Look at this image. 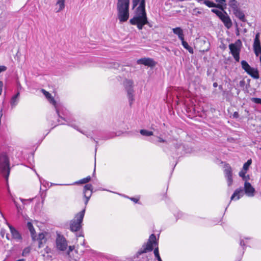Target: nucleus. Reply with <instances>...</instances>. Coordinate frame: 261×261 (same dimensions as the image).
I'll use <instances>...</instances> for the list:
<instances>
[{
    "label": "nucleus",
    "mask_w": 261,
    "mask_h": 261,
    "mask_svg": "<svg viewBox=\"0 0 261 261\" xmlns=\"http://www.w3.org/2000/svg\"><path fill=\"white\" fill-rule=\"evenodd\" d=\"M129 23L137 25L139 30H142L145 24H147L150 28L152 27V25L148 21L143 1L136 8L135 15L129 20Z\"/></svg>",
    "instance_id": "1"
},
{
    "label": "nucleus",
    "mask_w": 261,
    "mask_h": 261,
    "mask_svg": "<svg viewBox=\"0 0 261 261\" xmlns=\"http://www.w3.org/2000/svg\"><path fill=\"white\" fill-rule=\"evenodd\" d=\"M129 0H117V17L121 23L126 21L129 18Z\"/></svg>",
    "instance_id": "2"
},
{
    "label": "nucleus",
    "mask_w": 261,
    "mask_h": 261,
    "mask_svg": "<svg viewBox=\"0 0 261 261\" xmlns=\"http://www.w3.org/2000/svg\"><path fill=\"white\" fill-rule=\"evenodd\" d=\"M255 189L249 182H245L244 189L240 187L235 190L232 195L230 200H238L244 195L245 193L249 197H253L255 193Z\"/></svg>",
    "instance_id": "3"
},
{
    "label": "nucleus",
    "mask_w": 261,
    "mask_h": 261,
    "mask_svg": "<svg viewBox=\"0 0 261 261\" xmlns=\"http://www.w3.org/2000/svg\"><path fill=\"white\" fill-rule=\"evenodd\" d=\"M85 213V209L77 213L74 218L70 222L69 229L72 232H76L82 228V222Z\"/></svg>",
    "instance_id": "4"
},
{
    "label": "nucleus",
    "mask_w": 261,
    "mask_h": 261,
    "mask_svg": "<svg viewBox=\"0 0 261 261\" xmlns=\"http://www.w3.org/2000/svg\"><path fill=\"white\" fill-rule=\"evenodd\" d=\"M211 12L215 13L221 19L227 29H229L231 27V20L225 11V9H224L223 11H221L217 9H212Z\"/></svg>",
    "instance_id": "5"
},
{
    "label": "nucleus",
    "mask_w": 261,
    "mask_h": 261,
    "mask_svg": "<svg viewBox=\"0 0 261 261\" xmlns=\"http://www.w3.org/2000/svg\"><path fill=\"white\" fill-rule=\"evenodd\" d=\"M0 170L6 180H8L10 171L9 161L7 156L4 154L0 156Z\"/></svg>",
    "instance_id": "6"
},
{
    "label": "nucleus",
    "mask_w": 261,
    "mask_h": 261,
    "mask_svg": "<svg viewBox=\"0 0 261 261\" xmlns=\"http://www.w3.org/2000/svg\"><path fill=\"white\" fill-rule=\"evenodd\" d=\"M153 245H158L156 241V236L154 234H151L146 243L143 245L141 248H140L137 253L141 255L147 252L151 251L153 250Z\"/></svg>",
    "instance_id": "7"
},
{
    "label": "nucleus",
    "mask_w": 261,
    "mask_h": 261,
    "mask_svg": "<svg viewBox=\"0 0 261 261\" xmlns=\"http://www.w3.org/2000/svg\"><path fill=\"white\" fill-rule=\"evenodd\" d=\"M242 69L254 79H258L259 71L257 68L251 67L247 61L242 60L241 62Z\"/></svg>",
    "instance_id": "8"
},
{
    "label": "nucleus",
    "mask_w": 261,
    "mask_h": 261,
    "mask_svg": "<svg viewBox=\"0 0 261 261\" xmlns=\"http://www.w3.org/2000/svg\"><path fill=\"white\" fill-rule=\"evenodd\" d=\"M216 3L210 0H205L203 2V4L205 5L208 8H215L220 10L223 11L226 9V0H215Z\"/></svg>",
    "instance_id": "9"
},
{
    "label": "nucleus",
    "mask_w": 261,
    "mask_h": 261,
    "mask_svg": "<svg viewBox=\"0 0 261 261\" xmlns=\"http://www.w3.org/2000/svg\"><path fill=\"white\" fill-rule=\"evenodd\" d=\"M124 86L127 93V97L129 102V105L131 106L134 100L133 89L134 82L131 80H125L124 81Z\"/></svg>",
    "instance_id": "10"
},
{
    "label": "nucleus",
    "mask_w": 261,
    "mask_h": 261,
    "mask_svg": "<svg viewBox=\"0 0 261 261\" xmlns=\"http://www.w3.org/2000/svg\"><path fill=\"white\" fill-rule=\"evenodd\" d=\"M242 42L240 39L237 40L234 43H231L229 45V48L232 55L240 54Z\"/></svg>",
    "instance_id": "11"
},
{
    "label": "nucleus",
    "mask_w": 261,
    "mask_h": 261,
    "mask_svg": "<svg viewBox=\"0 0 261 261\" xmlns=\"http://www.w3.org/2000/svg\"><path fill=\"white\" fill-rule=\"evenodd\" d=\"M259 36V33H256L253 44V49L256 56H258L259 54H261V45Z\"/></svg>",
    "instance_id": "12"
},
{
    "label": "nucleus",
    "mask_w": 261,
    "mask_h": 261,
    "mask_svg": "<svg viewBox=\"0 0 261 261\" xmlns=\"http://www.w3.org/2000/svg\"><path fill=\"white\" fill-rule=\"evenodd\" d=\"M56 246L58 249L64 251L67 247V243L65 238L59 236L56 239Z\"/></svg>",
    "instance_id": "13"
},
{
    "label": "nucleus",
    "mask_w": 261,
    "mask_h": 261,
    "mask_svg": "<svg viewBox=\"0 0 261 261\" xmlns=\"http://www.w3.org/2000/svg\"><path fill=\"white\" fill-rule=\"evenodd\" d=\"M92 193V186L91 184H87L84 186V195L86 199L85 204H87L89 199L90 198Z\"/></svg>",
    "instance_id": "14"
},
{
    "label": "nucleus",
    "mask_w": 261,
    "mask_h": 261,
    "mask_svg": "<svg viewBox=\"0 0 261 261\" xmlns=\"http://www.w3.org/2000/svg\"><path fill=\"white\" fill-rule=\"evenodd\" d=\"M139 64H142L149 67H152L155 65V63L153 59L148 58H141L137 61Z\"/></svg>",
    "instance_id": "15"
},
{
    "label": "nucleus",
    "mask_w": 261,
    "mask_h": 261,
    "mask_svg": "<svg viewBox=\"0 0 261 261\" xmlns=\"http://www.w3.org/2000/svg\"><path fill=\"white\" fill-rule=\"evenodd\" d=\"M225 176L227 178V184L230 186L232 184V169L230 167H227L224 170Z\"/></svg>",
    "instance_id": "16"
},
{
    "label": "nucleus",
    "mask_w": 261,
    "mask_h": 261,
    "mask_svg": "<svg viewBox=\"0 0 261 261\" xmlns=\"http://www.w3.org/2000/svg\"><path fill=\"white\" fill-rule=\"evenodd\" d=\"M233 12L234 15L241 21L243 22H245L246 21L244 13L239 8H238V7L233 9Z\"/></svg>",
    "instance_id": "17"
},
{
    "label": "nucleus",
    "mask_w": 261,
    "mask_h": 261,
    "mask_svg": "<svg viewBox=\"0 0 261 261\" xmlns=\"http://www.w3.org/2000/svg\"><path fill=\"white\" fill-rule=\"evenodd\" d=\"M47 234L46 232L40 233L38 234L37 238H36V240H38L39 242L38 247L41 248L43 247V245L46 243V239L45 238V235Z\"/></svg>",
    "instance_id": "18"
},
{
    "label": "nucleus",
    "mask_w": 261,
    "mask_h": 261,
    "mask_svg": "<svg viewBox=\"0 0 261 261\" xmlns=\"http://www.w3.org/2000/svg\"><path fill=\"white\" fill-rule=\"evenodd\" d=\"M42 92L43 93V94L45 95V96L46 97V98H47V99L49 101L50 103H51L53 105H54L55 107H56V102L55 100L54 99V98L51 96V94L49 92H47L46 91H45L44 89H42ZM56 112L58 114L59 111H58V109H57V108H56Z\"/></svg>",
    "instance_id": "19"
},
{
    "label": "nucleus",
    "mask_w": 261,
    "mask_h": 261,
    "mask_svg": "<svg viewBox=\"0 0 261 261\" xmlns=\"http://www.w3.org/2000/svg\"><path fill=\"white\" fill-rule=\"evenodd\" d=\"M9 227L10 228L11 233L13 238L16 240H20L21 239V236L19 232L12 225H9Z\"/></svg>",
    "instance_id": "20"
},
{
    "label": "nucleus",
    "mask_w": 261,
    "mask_h": 261,
    "mask_svg": "<svg viewBox=\"0 0 261 261\" xmlns=\"http://www.w3.org/2000/svg\"><path fill=\"white\" fill-rule=\"evenodd\" d=\"M172 31L174 34L177 35L179 40H183L184 38L183 30L180 27H177L173 28Z\"/></svg>",
    "instance_id": "21"
},
{
    "label": "nucleus",
    "mask_w": 261,
    "mask_h": 261,
    "mask_svg": "<svg viewBox=\"0 0 261 261\" xmlns=\"http://www.w3.org/2000/svg\"><path fill=\"white\" fill-rule=\"evenodd\" d=\"M56 5L57 7L56 9L57 13L62 11L65 8V0H57Z\"/></svg>",
    "instance_id": "22"
},
{
    "label": "nucleus",
    "mask_w": 261,
    "mask_h": 261,
    "mask_svg": "<svg viewBox=\"0 0 261 261\" xmlns=\"http://www.w3.org/2000/svg\"><path fill=\"white\" fill-rule=\"evenodd\" d=\"M27 227L30 231L32 240L33 241H35L36 237V232H35V230L31 222H28L27 223Z\"/></svg>",
    "instance_id": "23"
},
{
    "label": "nucleus",
    "mask_w": 261,
    "mask_h": 261,
    "mask_svg": "<svg viewBox=\"0 0 261 261\" xmlns=\"http://www.w3.org/2000/svg\"><path fill=\"white\" fill-rule=\"evenodd\" d=\"M20 95L19 92H18L15 95H14L10 101L11 106L12 108L15 107L18 102V97Z\"/></svg>",
    "instance_id": "24"
},
{
    "label": "nucleus",
    "mask_w": 261,
    "mask_h": 261,
    "mask_svg": "<svg viewBox=\"0 0 261 261\" xmlns=\"http://www.w3.org/2000/svg\"><path fill=\"white\" fill-rule=\"evenodd\" d=\"M180 40L181 41V43L184 47L187 49L190 53L193 54V49L189 45L188 43L186 41H185L184 38H183V40Z\"/></svg>",
    "instance_id": "25"
},
{
    "label": "nucleus",
    "mask_w": 261,
    "mask_h": 261,
    "mask_svg": "<svg viewBox=\"0 0 261 261\" xmlns=\"http://www.w3.org/2000/svg\"><path fill=\"white\" fill-rule=\"evenodd\" d=\"M172 144L175 149L177 150H178L180 147H182V143L181 142L177 140H173Z\"/></svg>",
    "instance_id": "26"
},
{
    "label": "nucleus",
    "mask_w": 261,
    "mask_h": 261,
    "mask_svg": "<svg viewBox=\"0 0 261 261\" xmlns=\"http://www.w3.org/2000/svg\"><path fill=\"white\" fill-rule=\"evenodd\" d=\"M228 4L232 10L238 7V2L237 0H229Z\"/></svg>",
    "instance_id": "27"
},
{
    "label": "nucleus",
    "mask_w": 261,
    "mask_h": 261,
    "mask_svg": "<svg viewBox=\"0 0 261 261\" xmlns=\"http://www.w3.org/2000/svg\"><path fill=\"white\" fill-rule=\"evenodd\" d=\"M140 134L145 136H150L153 135V132L149 131L146 129H141L140 130Z\"/></svg>",
    "instance_id": "28"
},
{
    "label": "nucleus",
    "mask_w": 261,
    "mask_h": 261,
    "mask_svg": "<svg viewBox=\"0 0 261 261\" xmlns=\"http://www.w3.org/2000/svg\"><path fill=\"white\" fill-rule=\"evenodd\" d=\"M251 164H252V160L251 159L248 160L247 161V162H246L243 165V169H242L247 171V170L249 169V166L251 165Z\"/></svg>",
    "instance_id": "29"
},
{
    "label": "nucleus",
    "mask_w": 261,
    "mask_h": 261,
    "mask_svg": "<svg viewBox=\"0 0 261 261\" xmlns=\"http://www.w3.org/2000/svg\"><path fill=\"white\" fill-rule=\"evenodd\" d=\"M143 1L144 2V9H145V0H133V9H134L135 7H136L139 3H140V5Z\"/></svg>",
    "instance_id": "30"
},
{
    "label": "nucleus",
    "mask_w": 261,
    "mask_h": 261,
    "mask_svg": "<svg viewBox=\"0 0 261 261\" xmlns=\"http://www.w3.org/2000/svg\"><path fill=\"white\" fill-rule=\"evenodd\" d=\"M91 180V177L90 176H88L86 177V178H84L79 181L76 182L77 184H86L88 182Z\"/></svg>",
    "instance_id": "31"
},
{
    "label": "nucleus",
    "mask_w": 261,
    "mask_h": 261,
    "mask_svg": "<svg viewBox=\"0 0 261 261\" xmlns=\"http://www.w3.org/2000/svg\"><path fill=\"white\" fill-rule=\"evenodd\" d=\"M154 254L155 257L156 258L158 261H162L159 254L158 247H156L154 250Z\"/></svg>",
    "instance_id": "32"
},
{
    "label": "nucleus",
    "mask_w": 261,
    "mask_h": 261,
    "mask_svg": "<svg viewBox=\"0 0 261 261\" xmlns=\"http://www.w3.org/2000/svg\"><path fill=\"white\" fill-rule=\"evenodd\" d=\"M30 248L29 247H26L25 248L22 253V255L23 256H27L30 252Z\"/></svg>",
    "instance_id": "33"
},
{
    "label": "nucleus",
    "mask_w": 261,
    "mask_h": 261,
    "mask_svg": "<svg viewBox=\"0 0 261 261\" xmlns=\"http://www.w3.org/2000/svg\"><path fill=\"white\" fill-rule=\"evenodd\" d=\"M13 201L16 207V209L17 210V212L18 213H20L22 211V208L21 207V206L19 205V204L15 201V200L14 199H13Z\"/></svg>",
    "instance_id": "34"
},
{
    "label": "nucleus",
    "mask_w": 261,
    "mask_h": 261,
    "mask_svg": "<svg viewBox=\"0 0 261 261\" xmlns=\"http://www.w3.org/2000/svg\"><path fill=\"white\" fill-rule=\"evenodd\" d=\"M251 100L253 102H254V103H257V104H260L261 105V98L252 97V98H251Z\"/></svg>",
    "instance_id": "35"
},
{
    "label": "nucleus",
    "mask_w": 261,
    "mask_h": 261,
    "mask_svg": "<svg viewBox=\"0 0 261 261\" xmlns=\"http://www.w3.org/2000/svg\"><path fill=\"white\" fill-rule=\"evenodd\" d=\"M68 125H69L71 126V127H73L74 128L76 129V130H77L78 131L81 132V133L84 134V133L82 130L78 129L77 126L75 124L69 122L68 123Z\"/></svg>",
    "instance_id": "36"
},
{
    "label": "nucleus",
    "mask_w": 261,
    "mask_h": 261,
    "mask_svg": "<svg viewBox=\"0 0 261 261\" xmlns=\"http://www.w3.org/2000/svg\"><path fill=\"white\" fill-rule=\"evenodd\" d=\"M247 173V171L242 169L239 173V175L240 177L243 178L244 176L246 175V173Z\"/></svg>",
    "instance_id": "37"
},
{
    "label": "nucleus",
    "mask_w": 261,
    "mask_h": 261,
    "mask_svg": "<svg viewBox=\"0 0 261 261\" xmlns=\"http://www.w3.org/2000/svg\"><path fill=\"white\" fill-rule=\"evenodd\" d=\"M245 84H246V83L244 80L240 81L239 82V86L243 89L244 88Z\"/></svg>",
    "instance_id": "38"
},
{
    "label": "nucleus",
    "mask_w": 261,
    "mask_h": 261,
    "mask_svg": "<svg viewBox=\"0 0 261 261\" xmlns=\"http://www.w3.org/2000/svg\"><path fill=\"white\" fill-rule=\"evenodd\" d=\"M7 69V67L4 65H0V73L5 71Z\"/></svg>",
    "instance_id": "39"
},
{
    "label": "nucleus",
    "mask_w": 261,
    "mask_h": 261,
    "mask_svg": "<svg viewBox=\"0 0 261 261\" xmlns=\"http://www.w3.org/2000/svg\"><path fill=\"white\" fill-rule=\"evenodd\" d=\"M233 57L234 58V60L237 62H239L240 61V54H236L232 55Z\"/></svg>",
    "instance_id": "40"
},
{
    "label": "nucleus",
    "mask_w": 261,
    "mask_h": 261,
    "mask_svg": "<svg viewBox=\"0 0 261 261\" xmlns=\"http://www.w3.org/2000/svg\"><path fill=\"white\" fill-rule=\"evenodd\" d=\"M242 179L245 181V182H248V180L250 179V176L249 175H245L242 178Z\"/></svg>",
    "instance_id": "41"
},
{
    "label": "nucleus",
    "mask_w": 261,
    "mask_h": 261,
    "mask_svg": "<svg viewBox=\"0 0 261 261\" xmlns=\"http://www.w3.org/2000/svg\"><path fill=\"white\" fill-rule=\"evenodd\" d=\"M240 246L243 247V249H245V243L244 242V241L243 239H241L240 240Z\"/></svg>",
    "instance_id": "42"
},
{
    "label": "nucleus",
    "mask_w": 261,
    "mask_h": 261,
    "mask_svg": "<svg viewBox=\"0 0 261 261\" xmlns=\"http://www.w3.org/2000/svg\"><path fill=\"white\" fill-rule=\"evenodd\" d=\"M3 86V83L2 81H0V95L2 94Z\"/></svg>",
    "instance_id": "43"
},
{
    "label": "nucleus",
    "mask_w": 261,
    "mask_h": 261,
    "mask_svg": "<svg viewBox=\"0 0 261 261\" xmlns=\"http://www.w3.org/2000/svg\"><path fill=\"white\" fill-rule=\"evenodd\" d=\"M130 199L132 200V201H133L134 202H135V203H137L138 202L139 199H137L136 198H134V197H131L130 198Z\"/></svg>",
    "instance_id": "44"
},
{
    "label": "nucleus",
    "mask_w": 261,
    "mask_h": 261,
    "mask_svg": "<svg viewBox=\"0 0 261 261\" xmlns=\"http://www.w3.org/2000/svg\"><path fill=\"white\" fill-rule=\"evenodd\" d=\"M158 142H166V141L164 140L163 139L160 138V137H158Z\"/></svg>",
    "instance_id": "45"
},
{
    "label": "nucleus",
    "mask_w": 261,
    "mask_h": 261,
    "mask_svg": "<svg viewBox=\"0 0 261 261\" xmlns=\"http://www.w3.org/2000/svg\"><path fill=\"white\" fill-rule=\"evenodd\" d=\"M74 249V247L73 246H70L69 247V251H72Z\"/></svg>",
    "instance_id": "46"
},
{
    "label": "nucleus",
    "mask_w": 261,
    "mask_h": 261,
    "mask_svg": "<svg viewBox=\"0 0 261 261\" xmlns=\"http://www.w3.org/2000/svg\"><path fill=\"white\" fill-rule=\"evenodd\" d=\"M213 85L214 87L216 88L218 86V84L216 82H215L213 83Z\"/></svg>",
    "instance_id": "47"
},
{
    "label": "nucleus",
    "mask_w": 261,
    "mask_h": 261,
    "mask_svg": "<svg viewBox=\"0 0 261 261\" xmlns=\"http://www.w3.org/2000/svg\"><path fill=\"white\" fill-rule=\"evenodd\" d=\"M2 111H3V109H1V110L0 111V118H1L2 117V116H3Z\"/></svg>",
    "instance_id": "48"
},
{
    "label": "nucleus",
    "mask_w": 261,
    "mask_h": 261,
    "mask_svg": "<svg viewBox=\"0 0 261 261\" xmlns=\"http://www.w3.org/2000/svg\"><path fill=\"white\" fill-rule=\"evenodd\" d=\"M19 199H20V200H21V201H22V202L25 200V199H22V198H20Z\"/></svg>",
    "instance_id": "49"
},
{
    "label": "nucleus",
    "mask_w": 261,
    "mask_h": 261,
    "mask_svg": "<svg viewBox=\"0 0 261 261\" xmlns=\"http://www.w3.org/2000/svg\"><path fill=\"white\" fill-rule=\"evenodd\" d=\"M85 245V240H84V241H83V243H82V245Z\"/></svg>",
    "instance_id": "50"
},
{
    "label": "nucleus",
    "mask_w": 261,
    "mask_h": 261,
    "mask_svg": "<svg viewBox=\"0 0 261 261\" xmlns=\"http://www.w3.org/2000/svg\"><path fill=\"white\" fill-rule=\"evenodd\" d=\"M240 90H238L237 91V94L239 95V93H240Z\"/></svg>",
    "instance_id": "51"
},
{
    "label": "nucleus",
    "mask_w": 261,
    "mask_h": 261,
    "mask_svg": "<svg viewBox=\"0 0 261 261\" xmlns=\"http://www.w3.org/2000/svg\"><path fill=\"white\" fill-rule=\"evenodd\" d=\"M91 138L93 139L92 137H91ZM93 140H94V141H95V142H96V143L97 144V141H95L94 139H93Z\"/></svg>",
    "instance_id": "52"
},
{
    "label": "nucleus",
    "mask_w": 261,
    "mask_h": 261,
    "mask_svg": "<svg viewBox=\"0 0 261 261\" xmlns=\"http://www.w3.org/2000/svg\"><path fill=\"white\" fill-rule=\"evenodd\" d=\"M197 13H198V14H201V12H200V11H198V12H197Z\"/></svg>",
    "instance_id": "53"
},
{
    "label": "nucleus",
    "mask_w": 261,
    "mask_h": 261,
    "mask_svg": "<svg viewBox=\"0 0 261 261\" xmlns=\"http://www.w3.org/2000/svg\"><path fill=\"white\" fill-rule=\"evenodd\" d=\"M6 238H7V239H8V240H9V238H8V235H7Z\"/></svg>",
    "instance_id": "54"
},
{
    "label": "nucleus",
    "mask_w": 261,
    "mask_h": 261,
    "mask_svg": "<svg viewBox=\"0 0 261 261\" xmlns=\"http://www.w3.org/2000/svg\"><path fill=\"white\" fill-rule=\"evenodd\" d=\"M234 115L235 116H237V115H238V114H237V113H234Z\"/></svg>",
    "instance_id": "55"
},
{
    "label": "nucleus",
    "mask_w": 261,
    "mask_h": 261,
    "mask_svg": "<svg viewBox=\"0 0 261 261\" xmlns=\"http://www.w3.org/2000/svg\"><path fill=\"white\" fill-rule=\"evenodd\" d=\"M234 115L235 116H237V115H238V114H237V113H234Z\"/></svg>",
    "instance_id": "56"
},
{
    "label": "nucleus",
    "mask_w": 261,
    "mask_h": 261,
    "mask_svg": "<svg viewBox=\"0 0 261 261\" xmlns=\"http://www.w3.org/2000/svg\"><path fill=\"white\" fill-rule=\"evenodd\" d=\"M80 236L83 237V234H80L78 237H80Z\"/></svg>",
    "instance_id": "57"
}]
</instances>
